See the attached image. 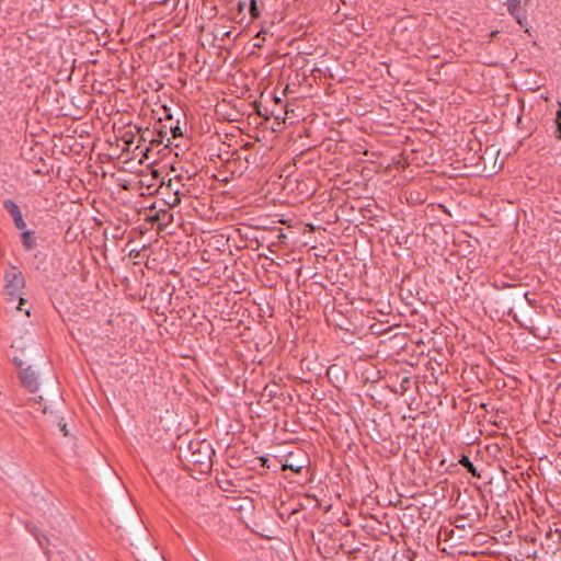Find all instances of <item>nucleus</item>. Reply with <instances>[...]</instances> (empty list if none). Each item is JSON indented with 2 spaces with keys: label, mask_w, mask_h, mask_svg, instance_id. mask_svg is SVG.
Here are the masks:
<instances>
[{
  "label": "nucleus",
  "mask_w": 561,
  "mask_h": 561,
  "mask_svg": "<svg viewBox=\"0 0 561 561\" xmlns=\"http://www.w3.org/2000/svg\"><path fill=\"white\" fill-rule=\"evenodd\" d=\"M5 285L4 294L11 302L19 301L18 309L22 310V305L25 302L23 298V288L25 287V278L21 271L16 267H11L4 274Z\"/></svg>",
  "instance_id": "f257e3e1"
},
{
  "label": "nucleus",
  "mask_w": 561,
  "mask_h": 561,
  "mask_svg": "<svg viewBox=\"0 0 561 561\" xmlns=\"http://www.w3.org/2000/svg\"><path fill=\"white\" fill-rule=\"evenodd\" d=\"M262 461H263V466H265V467L270 468V466H267V465H266L267 459L262 458Z\"/></svg>",
  "instance_id": "a211bd4d"
},
{
  "label": "nucleus",
  "mask_w": 561,
  "mask_h": 561,
  "mask_svg": "<svg viewBox=\"0 0 561 561\" xmlns=\"http://www.w3.org/2000/svg\"><path fill=\"white\" fill-rule=\"evenodd\" d=\"M129 255H130L131 257H138V256H139V251H137V250H135V249H134V250H131V251L129 252Z\"/></svg>",
  "instance_id": "dca6fc26"
},
{
  "label": "nucleus",
  "mask_w": 561,
  "mask_h": 561,
  "mask_svg": "<svg viewBox=\"0 0 561 561\" xmlns=\"http://www.w3.org/2000/svg\"><path fill=\"white\" fill-rule=\"evenodd\" d=\"M496 34H497V31L492 32L490 36H491V37H495V36H496Z\"/></svg>",
  "instance_id": "6ab92c4d"
},
{
  "label": "nucleus",
  "mask_w": 561,
  "mask_h": 561,
  "mask_svg": "<svg viewBox=\"0 0 561 561\" xmlns=\"http://www.w3.org/2000/svg\"><path fill=\"white\" fill-rule=\"evenodd\" d=\"M515 19H516V22L520 25V26H524L525 24V18L520 16L518 13L516 15H513Z\"/></svg>",
  "instance_id": "ddd939ff"
},
{
  "label": "nucleus",
  "mask_w": 561,
  "mask_h": 561,
  "mask_svg": "<svg viewBox=\"0 0 561 561\" xmlns=\"http://www.w3.org/2000/svg\"><path fill=\"white\" fill-rule=\"evenodd\" d=\"M190 461L203 468L210 469L215 450L207 440H195L188 444Z\"/></svg>",
  "instance_id": "f03ea898"
},
{
  "label": "nucleus",
  "mask_w": 561,
  "mask_h": 561,
  "mask_svg": "<svg viewBox=\"0 0 561 561\" xmlns=\"http://www.w3.org/2000/svg\"><path fill=\"white\" fill-rule=\"evenodd\" d=\"M3 208L12 217L16 229L24 230L26 228V222L23 219L22 211L15 202L12 199H5L3 202Z\"/></svg>",
  "instance_id": "20e7f679"
},
{
  "label": "nucleus",
  "mask_w": 561,
  "mask_h": 561,
  "mask_svg": "<svg viewBox=\"0 0 561 561\" xmlns=\"http://www.w3.org/2000/svg\"><path fill=\"white\" fill-rule=\"evenodd\" d=\"M232 32L231 31H227L225 34H224V37L222 39H225L226 37L229 38L231 36Z\"/></svg>",
  "instance_id": "f3484780"
},
{
  "label": "nucleus",
  "mask_w": 561,
  "mask_h": 561,
  "mask_svg": "<svg viewBox=\"0 0 561 561\" xmlns=\"http://www.w3.org/2000/svg\"><path fill=\"white\" fill-rule=\"evenodd\" d=\"M410 383H411V379L410 377H404L401 382H400V390H401V393H404L405 391L409 390L410 388Z\"/></svg>",
  "instance_id": "1a4fd4ad"
},
{
  "label": "nucleus",
  "mask_w": 561,
  "mask_h": 561,
  "mask_svg": "<svg viewBox=\"0 0 561 561\" xmlns=\"http://www.w3.org/2000/svg\"><path fill=\"white\" fill-rule=\"evenodd\" d=\"M556 122H557V139L561 140V108L557 112V118H556Z\"/></svg>",
  "instance_id": "9d476101"
},
{
  "label": "nucleus",
  "mask_w": 561,
  "mask_h": 561,
  "mask_svg": "<svg viewBox=\"0 0 561 561\" xmlns=\"http://www.w3.org/2000/svg\"><path fill=\"white\" fill-rule=\"evenodd\" d=\"M249 12L253 20L259 19L261 16V10L256 0H250Z\"/></svg>",
  "instance_id": "0eeeda50"
},
{
  "label": "nucleus",
  "mask_w": 561,
  "mask_h": 561,
  "mask_svg": "<svg viewBox=\"0 0 561 561\" xmlns=\"http://www.w3.org/2000/svg\"><path fill=\"white\" fill-rule=\"evenodd\" d=\"M244 9H245V2H242V1L238 2V11L242 12Z\"/></svg>",
  "instance_id": "2eb2a0df"
},
{
  "label": "nucleus",
  "mask_w": 561,
  "mask_h": 561,
  "mask_svg": "<svg viewBox=\"0 0 561 561\" xmlns=\"http://www.w3.org/2000/svg\"><path fill=\"white\" fill-rule=\"evenodd\" d=\"M21 240L25 250L30 251L36 247L35 232L33 230H21Z\"/></svg>",
  "instance_id": "39448f33"
},
{
  "label": "nucleus",
  "mask_w": 561,
  "mask_h": 561,
  "mask_svg": "<svg viewBox=\"0 0 561 561\" xmlns=\"http://www.w3.org/2000/svg\"><path fill=\"white\" fill-rule=\"evenodd\" d=\"M507 11L511 15H516L519 10L520 1L519 0H507Z\"/></svg>",
  "instance_id": "6e6552de"
},
{
  "label": "nucleus",
  "mask_w": 561,
  "mask_h": 561,
  "mask_svg": "<svg viewBox=\"0 0 561 561\" xmlns=\"http://www.w3.org/2000/svg\"><path fill=\"white\" fill-rule=\"evenodd\" d=\"M14 363L21 369L20 379H21L22 385L30 392L37 391L38 387H39V382H38L36 373L31 368V366L22 368L23 363H22V360H18V358H14Z\"/></svg>",
  "instance_id": "7ed1b4c3"
},
{
  "label": "nucleus",
  "mask_w": 561,
  "mask_h": 561,
  "mask_svg": "<svg viewBox=\"0 0 561 561\" xmlns=\"http://www.w3.org/2000/svg\"><path fill=\"white\" fill-rule=\"evenodd\" d=\"M458 462L467 469L468 472H470L473 477H477V478H480V473L478 472L477 468L474 467V465L472 463V461L470 460V458L466 455H462L460 457V459L458 460Z\"/></svg>",
  "instance_id": "423d86ee"
},
{
  "label": "nucleus",
  "mask_w": 561,
  "mask_h": 561,
  "mask_svg": "<svg viewBox=\"0 0 561 561\" xmlns=\"http://www.w3.org/2000/svg\"><path fill=\"white\" fill-rule=\"evenodd\" d=\"M171 133L174 138L181 137L183 135L182 129L179 126V122L175 126H171Z\"/></svg>",
  "instance_id": "9b49d317"
},
{
  "label": "nucleus",
  "mask_w": 561,
  "mask_h": 561,
  "mask_svg": "<svg viewBox=\"0 0 561 561\" xmlns=\"http://www.w3.org/2000/svg\"><path fill=\"white\" fill-rule=\"evenodd\" d=\"M59 427H60V431H62L65 435H68L66 423H62V421H60Z\"/></svg>",
  "instance_id": "4468645a"
},
{
  "label": "nucleus",
  "mask_w": 561,
  "mask_h": 561,
  "mask_svg": "<svg viewBox=\"0 0 561 561\" xmlns=\"http://www.w3.org/2000/svg\"><path fill=\"white\" fill-rule=\"evenodd\" d=\"M283 469L286 470V469H290L295 472H300L302 467H295L293 465H283Z\"/></svg>",
  "instance_id": "f8f14e48"
}]
</instances>
